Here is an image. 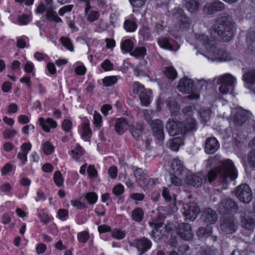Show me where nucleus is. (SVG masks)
Returning <instances> with one entry per match:
<instances>
[{
	"mask_svg": "<svg viewBox=\"0 0 255 255\" xmlns=\"http://www.w3.org/2000/svg\"><path fill=\"white\" fill-rule=\"evenodd\" d=\"M124 27L128 32H133L136 29V22L130 19H127L125 21Z\"/></svg>",
	"mask_w": 255,
	"mask_h": 255,
	"instance_id": "4c0bfd02",
	"label": "nucleus"
},
{
	"mask_svg": "<svg viewBox=\"0 0 255 255\" xmlns=\"http://www.w3.org/2000/svg\"><path fill=\"white\" fill-rule=\"evenodd\" d=\"M132 88L133 93L139 95L141 93L143 92L146 90L144 86L138 82H134L132 85Z\"/></svg>",
	"mask_w": 255,
	"mask_h": 255,
	"instance_id": "8fccbe9b",
	"label": "nucleus"
},
{
	"mask_svg": "<svg viewBox=\"0 0 255 255\" xmlns=\"http://www.w3.org/2000/svg\"><path fill=\"white\" fill-rule=\"evenodd\" d=\"M149 224L151 226V228H153L151 232V236L154 238H156V237H160L161 236V230H160V229L163 226V223H155L153 222H149Z\"/></svg>",
	"mask_w": 255,
	"mask_h": 255,
	"instance_id": "cd10ccee",
	"label": "nucleus"
},
{
	"mask_svg": "<svg viewBox=\"0 0 255 255\" xmlns=\"http://www.w3.org/2000/svg\"><path fill=\"white\" fill-rule=\"evenodd\" d=\"M146 64V61L144 60L135 67L134 72L136 76H144L147 70Z\"/></svg>",
	"mask_w": 255,
	"mask_h": 255,
	"instance_id": "473e14b6",
	"label": "nucleus"
},
{
	"mask_svg": "<svg viewBox=\"0 0 255 255\" xmlns=\"http://www.w3.org/2000/svg\"><path fill=\"white\" fill-rule=\"evenodd\" d=\"M128 124L126 119L120 118L117 120L115 125V130L119 134H123L127 129Z\"/></svg>",
	"mask_w": 255,
	"mask_h": 255,
	"instance_id": "bb28decb",
	"label": "nucleus"
},
{
	"mask_svg": "<svg viewBox=\"0 0 255 255\" xmlns=\"http://www.w3.org/2000/svg\"><path fill=\"white\" fill-rule=\"evenodd\" d=\"M183 215L185 220L189 221H194L200 213V209L195 202L183 204Z\"/></svg>",
	"mask_w": 255,
	"mask_h": 255,
	"instance_id": "0eeeda50",
	"label": "nucleus"
},
{
	"mask_svg": "<svg viewBox=\"0 0 255 255\" xmlns=\"http://www.w3.org/2000/svg\"><path fill=\"white\" fill-rule=\"evenodd\" d=\"M54 146L49 141H46L42 145V150L46 155L51 154L54 151Z\"/></svg>",
	"mask_w": 255,
	"mask_h": 255,
	"instance_id": "c03bdc74",
	"label": "nucleus"
},
{
	"mask_svg": "<svg viewBox=\"0 0 255 255\" xmlns=\"http://www.w3.org/2000/svg\"><path fill=\"white\" fill-rule=\"evenodd\" d=\"M225 8V5L223 2L216 0L206 3L203 7V11L207 14H212L216 12L222 11Z\"/></svg>",
	"mask_w": 255,
	"mask_h": 255,
	"instance_id": "ddd939ff",
	"label": "nucleus"
},
{
	"mask_svg": "<svg viewBox=\"0 0 255 255\" xmlns=\"http://www.w3.org/2000/svg\"><path fill=\"white\" fill-rule=\"evenodd\" d=\"M214 49H211L203 55L211 60H219L220 61L230 60V55L223 49H217L214 45Z\"/></svg>",
	"mask_w": 255,
	"mask_h": 255,
	"instance_id": "9d476101",
	"label": "nucleus"
},
{
	"mask_svg": "<svg viewBox=\"0 0 255 255\" xmlns=\"http://www.w3.org/2000/svg\"><path fill=\"white\" fill-rule=\"evenodd\" d=\"M247 161L250 167L255 168V150H252L247 155Z\"/></svg>",
	"mask_w": 255,
	"mask_h": 255,
	"instance_id": "a18cd8bd",
	"label": "nucleus"
},
{
	"mask_svg": "<svg viewBox=\"0 0 255 255\" xmlns=\"http://www.w3.org/2000/svg\"><path fill=\"white\" fill-rule=\"evenodd\" d=\"M152 114V111H149L147 110H145L143 111V114L144 119L150 126V123L151 122H152L153 121V120H151Z\"/></svg>",
	"mask_w": 255,
	"mask_h": 255,
	"instance_id": "774afa93",
	"label": "nucleus"
},
{
	"mask_svg": "<svg viewBox=\"0 0 255 255\" xmlns=\"http://www.w3.org/2000/svg\"><path fill=\"white\" fill-rule=\"evenodd\" d=\"M220 228L223 232L232 234L238 228V221L232 217L224 218L220 220Z\"/></svg>",
	"mask_w": 255,
	"mask_h": 255,
	"instance_id": "1a4fd4ad",
	"label": "nucleus"
},
{
	"mask_svg": "<svg viewBox=\"0 0 255 255\" xmlns=\"http://www.w3.org/2000/svg\"><path fill=\"white\" fill-rule=\"evenodd\" d=\"M54 181L56 185L58 187H60L63 185V179L61 173L57 171L55 172L53 176Z\"/></svg>",
	"mask_w": 255,
	"mask_h": 255,
	"instance_id": "de8ad7c7",
	"label": "nucleus"
},
{
	"mask_svg": "<svg viewBox=\"0 0 255 255\" xmlns=\"http://www.w3.org/2000/svg\"><path fill=\"white\" fill-rule=\"evenodd\" d=\"M199 114L202 121L206 122L210 119L211 111L209 108H202L200 110Z\"/></svg>",
	"mask_w": 255,
	"mask_h": 255,
	"instance_id": "72a5a7b5",
	"label": "nucleus"
},
{
	"mask_svg": "<svg viewBox=\"0 0 255 255\" xmlns=\"http://www.w3.org/2000/svg\"><path fill=\"white\" fill-rule=\"evenodd\" d=\"M101 66L106 71H110L113 68V64L108 59L105 60L101 64Z\"/></svg>",
	"mask_w": 255,
	"mask_h": 255,
	"instance_id": "bf43d9fd",
	"label": "nucleus"
},
{
	"mask_svg": "<svg viewBox=\"0 0 255 255\" xmlns=\"http://www.w3.org/2000/svg\"><path fill=\"white\" fill-rule=\"evenodd\" d=\"M77 238L80 243H85L89 239V235L88 232L82 231L78 234Z\"/></svg>",
	"mask_w": 255,
	"mask_h": 255,
	"instance_id": "3c124183",
	"label": "nucleus"
},
{
	"mask_svg": "<svg viewBox=\"0 0 255 255\" xmlns=\"http://www.w3.org/2000/svg\"><path fill=\"white\" fill-rule=\"evenodd\" d=\"M159 46L169 50H172V46L169 42V40L166 38H160L158 41Z\"/></svg>",
	"mask_w": 255,
	"mask_h": 255,
	"instance_id": "37998d69",
	"label": "nucleus"
},
{
	"mask_svg": "<svg viewBox=\"0 0 255 255\" xmlns=\"http://www.w3.org/2000/svg\"><path fill=\"white\" fill-rule=\"evenodd\" d=\"M165 74L168 79L174 80L177 77V72L173 67H168L166 68Z\"/></svg>",
	"mask_w": 255,
	"mask_h": 255,
	"instance_id": "79ce46f5",
	"label": "nucleus"
},
{
	"mask_svg": "<svg viewBox=\"0 0 255 255\" xmlns=\"http://www.w3.org/2000/svg\"><path fill=\"white\" fill-rule=\"evenodd\" d=\"M117 77L115 76L106 77L102 80L103 85L106 87L112 86L117 83Z\"/></svg>",
	"mask_w": 255,
	"mask_h": 255,
	"instance_id": "58836bf2",
	"label": "nucleus"
},
{
	"mask_svg": "<svg viewBox=\"0 0 255 255\" xmlns=\"http://www.w3.org/2000/svg\"><path fill=\"white\" fill-rule=\"evenodd\" d=\"M125 232L119 229H115L112 232V236L114 238L118 240H121L125 237Z\"/></svg>",
	"mask_w": 255,
	"mask_h": 255,
	"instance_id": "5fc2aeb1",
	"label": "nucleus"
},
{
	"mask_svg": "<svg viewBox=\"0 0 255 255\" xmlns=\"http://www.w3.org/2000/svg\"><path fill=\"white\" fill-rule=\"evenodd\" d=\"M44 3H46L47 10L46 16L48 20L54 21L56 22L62 21V19L58 16L57 13L52 10V0H44Z\"/></svg>",
	"mask_w": 255,
	"mask_h": 255,
	"instance_id": "4be33fe9",
	"label": "nucleus"
},
{
	"mask_svg": "<svg viewBox=\"0 0 255 255\" xmlns=\"http://www.w3.org/2000/svg\"><path fill=\"white\" fill-rule=\"evenodd\" d=\"M238 206L237 203L232 199H223L219 205V212L222 214H226L231 212H237Z\"/></svg>",
	"mask_w": 255,
	"mask_h": 255,
	"instance_id": "f8f14e48",
	"label": "nucleus"
},
{
	"mask_svg": "<svg viewBox=\"0 0 255 255\" xmlns=\"http://www.w3.org/2000/svg\"><path fill=\"white\" fill-rule=\"evenodd\" d=\"M131 217L133 220L136 222H140L143 217V211L140 208H136L132 211Z\"/></svg>",
	"mask_w": 255,
	"mask_h": 255,
	"instance_id": "c9c22d12",
	"label": "nucleus"
},
{
	"mask_svg": "<svg viewBox=\"0 0 255 255\" xmlns=\"http://www.w3.org/2000/svg\"><path fill=\"white\" fill-rule=\"evenodd\" d=\"M16 133L17 131L15 130L5 129L3 132V136L4 138L8 139L13 137Z\"/></svg>",
	"mask_w": 255,
	"mask_h": 255,
	"instance_id": "052dcab7",
	"label": "nucleus"
},
{
	"mask_svg": "<svg viewBox=\"0 0 255 255\" xmlns=\"http://www.w3.org/2000/svg\"><path fill=\"white\" fill-rule=\"evenodd\" d=\"M129 130L132 137L136 140L143 142L140 139L144 133V128L142 124H136L135 125H130L128 126Z\"/></svg>",
	"mask_w": 255,
	"mask_h": 255,
	"instance_id": "6ab92c4d",
	"label": "nucleus"
},
{
	"mask_svg": "<svg viewBox=\"0 0 255 255\" xmlns=\"http://www.w3.org/2000/svg\"><path fill=\"white\" fill-rule=\"evenodd\" d=\"M30 21V18L28 15H22L18 17V23L20 25H26Z\"/></svg>",
	"mask_w": 255,
	"mask_h": 255,
	"instance_id": "13d9d810",
	"label": "nucleus"
},
{
	"mask_svg": "<svg viewBox=\"0 0 255 255\" xmlns=\"http://www.w3.org/2000/svg\"><path fill=\"white\" fill-rule=\"evenodd\" d=\"M172 171L176 175H181L186 172L185 168L183 167L181 161L178 159H174L171 164Z\"/></svg>",
	"mask_w": 255,
	"mask_h": 255,
	"instance_id": "a878e982",
	"label": "nucleus"
},
{
	"mask_svg": "<svg viewBox=\"0 0 255 255\" xmlns=\"http://www.w3.org/2000/svg\"><path fill=\"white\" fill-rule=\"evenodd\" d=\"M236 195L240 201L244 203H249L253 198L252 191L246 184H242L236 187Z\"/></svg>",
	"mask_w": 255,
	"mask_h": 255,
	"instance_id": "6e6552de",
	"label": "nucleus"
},
{
	"mask_svg": "<svg viewBox=\"0 0 255 255\" xmlns=\"http://www.w3.org/2000/svg\"><path fill=\"white\" fill-rule=\"evenodd\" d=\"M39 122L42 129L47 132L50 131L49 128H55L57 127L56 122L50 118L45 120L43 118H40L39 119Z\"/></svg>",
	"mask_w": 255,
	"mask_h": 255,
	"instance_id": "393cba45",
	"label": "nucleus"
},
{
	"mask_svg": "<svg viewBox=\"0 0 255 255\" xmlns=\"http://www.w3.org/2000/svg\"><path fill=\"white\" fill-rule=\"evenodd\" d=\"M241 217L242 227L249 231H253L255 227V220L248 218V215H246V213L241 215Z\"/></svg>",
	"mask_w": 255,
	"mask_h": 255,
	"instance_id": "b1692460",
	"label": "nucleus"
},
{
	"mask_svg": "<svg viewBox=\"0 0 255 255\" xmlns=\"http://www.w3.org/2000/svg\"><path fill=\"white\" fill-rule=\"evenodd\" d=\"M146 53V49L144 47L136 48L134 50L130 53V55L136 57H143Z\"/></svg>",
	"mask_w": 255,
	"mask_h": 255,
	"instance_id": "a19ab883",
	"label": "nucleus"
},
{
	"mask_svg": "<svg viewBox=\"0 0 255 255\" xmlns=\"http://www.w3.org/2000/svg\"><path fill=\"white\" fill-rule=\"evenodd\" d=\"M234 25L232 17L228 13H222L220 22L213 25L210 29L212 38L224 41L230 40L233 37Z\"/></svg>",
	"mask_w": 255,
	"mask_h": 255,
	"instance_id": "f03ea898",
	"label": "nucleus"
},
{
	"mask_svg": "<svg viewBox=\"0 0 255 255\" xmlns=\"http://www.w3.org/2000/svg\"><path fill=\"white\" fill-rule=\"evenodd\" d=\"M62 44L70 51L73 50V46L71 40L68 37H62L60 39Z\"/></svg>",
	"mask_w": 255,
	"mask_h": 255,
	"instance_id": "49530a36",
	"label": "nucleus"
},
{
	"mask_svg": "<svg viewBox=\"0 0 255 255\" xmlns=\"http://www.w3.org/2000/svg\"><path fill=\"white\" fill-rule=\"evenodd\" d=\"M177 233L181 238L186 241H189L193 237L191 225L186 223H182L178 225Z\"/></svg>",
	"mask_w": 255,
	"mask_h": 255,
	"instance_id": "4468645a",
	"label": "nucleus"
},
{
	"mask_svg": "<svg viewBox=\"0 0 255 255\" xmlns=\"http://www.w3.org/2000/svg\"><path fill=\"white\" fill-rule=\"evenodd\" d=\"M77 147L71 151L73 154V158L75 159H78L83 154L82 149L81 146L77 145Z\"/></svg>",
	"mask_w": 255,
	"mask_h": 255,
	"instance_id": "6e6d98bb",
	"label": "nucleus"
},
{
	"mask_svg": "<svg viewBox=\"0 0 255 255\" xmlns=\"http://www.w3.org/2000/svg\"><path fill=\"white\" fill-rule=\"evenodd\" d=\"M199 252L201 255H215V251L209 248H201Z\"/></svg>",
	"mask_w": 255,
	"mask_h": 255,
	"instance_id": "69168bd1",
	"label": "nucleus"
},
{
	"mask_svg": "<svg viewBox=\"0 0 255 255\" xmlns=\"http://www.w3.org/2000/svg\"><path fill=\"white\" fill-rule=\"evenodd\" d=\"M166 105L172 116L176 115L179 112L180 106L173 97H169L166 100Z\"/></svg>",
	"mask_w": 255,
	"mask_h": 255,
	"instance_id": "5701e85b",
	"label": "nucleus"
},
{
	"mask_svg": "<svg viewBox=\"0 0 255 255\" xmlns=\"http://www.w3.org/2000/svg\"><path fill=\"white\" fill-rule=\"evenodd\" d=\"M249 113L241 107L234 109L232 112V119L234 124L240 127L247 120Z\"/></svg>",
	"mask_w": 255,
	"mask_h": 255,
	"instance_id": "9b49d317",
	"label": "nucleus"
},
{
	"mask_svg": "<svg viewBox=\"0 0 255 255\" xmlns=\"http://www.w3.org/2000/svg\"><path fill=\"white\" fill-rule=\"evenodd\" d=\"M150 127L156 138L159 141H163L164 139L163 122L159 120L156 119L150 123Z\"/></svg>",
	"mask_w": 255,
	"mask_h": 255,
	"instance_id": "2eb2a0df",
	"label": "nucleus"
},
{
	"mask_svg": "<svg viewBox=\"0 0 255 255\" xmlns=\"http://www.w3.org/2000/svg\"><path fill=\"white\" fill-rule=\"evenodd\" d=\"M86 15H87V20L90 22H93L95 20L98 19L99 17V13L97 11L95 10H92L88 13H87V14H85Z\"/></svg>",
	"mask_w": 255,
	"mask_h": 255,
	"instance_id": "864d4df0",
	"label": "nucleus"
},
{
	"mask_svg": "<svg viewBox=\"0 0 255 255\" xmlns=\"http://www.w3.org/2000/svg\"><path fill=\"white\" fill-rule=\"evenodd\" d=\"M243 78L246 83L254 84L255 82V70H249L244 74Z\"/></svg>",
	"mask_w": 255,
	"mask_h": 255,
	"instance_id": "7c9ffc66",
	"label": "nucleus"
},
{
	"mask_svg": "<svg viewBox=\"0 0 255 255\" xmlns=\"http://www.w3.org/2000/svg\"><path fill=\"white\" fill-rule=\"evenodd\" d=\"M212 233L211 227H208L207 229L204 227L199 228L196 234L199 238H203L209 236Z\"/></svg>",
	"mask_w": 255,
	"mask_h": 255,
	"instance_id": "f704fd0d",
	"label": "nucleus"
},
{
	"mask_svg": "<svg viewBox=\"0 0 255 255\" xmlns=\"http://www.w3.org/2000/svg\"><path fill=\"white\" fill-rule=\"evenodd\" d=\"M217 175L222 177V183L223 185H226L235 179L237 177V173L232 161L230 159L226 160L222 163L221 167L211 170L206 174L201 172L198 175H188L186 177L185 180L187 184L199 187L202 185L203 181L212 182Z\"/></svg>",
	"mask_w": 255,
	"mask_h": 255,
	"instance_id": "f257e3e1",
	"label": "nucleus"
},
{
	"mask_svg": "<svg viewBox=\"0 0 255 255\" xmlns=\"http://www.w3.org/2000/svg\"><path fill=\"white\" fill-rule=\"evenodd\" d=\"M134 244L135 247L139 252L138 255H142L151 248L152 245L150 241L145 238L135 240Z\"/></svg>",
	"mask_w": 255,
	"mask_h": 255,
	"instance_id": "f3484780",
	"label": "nucleus"
},
{
	"mask_svg": "<svg viewBox=\"0 0 255 255\" xmlns=\"http://www.w3.org/2000/svg\"><path fill=\"white\" fill-rule=\"evenodd\" d=\"M166 128L170 136H175L181 132L180 123L169 119L166 124Z\"/></svg>",
	"mask_w": 255,
	"mask_h": 255,
	"instance_id": "412c9836",
	"label": "nucleus"
},
{
	"mask_svg": "<svg viewBox=\"0 0 255 255\" xmlns=\"http://www.w3.org/2000/svg\"><path fill=\"white\" fill-rule=\"evenodd\" d=\"M177 202L175 199H174L173 203L165 207L167 213L168 214H172L178 210Z\"/></svg>",
	"mask_w": 255,
	"mask_h": 255,
	"instance_id": "603ef678",
	"label": "nucleus"
},
{
	"mask_svg": "<svg viewBox=\"0 0 255 255\" xmlns=\"http://www.w3.org/2000/svg\"><path fill=\"white\" fill-rule=\"evenodd\" d=\"M74 5L73 4H69L64 6L59 9L58 13L60 16H62L66 12L71 11Z\"/></svg>",
	"mask_w": 255,
	"mask_h": 255,
	"instance_id": "e2e57ef3",
	"label": "nucleus"
},
{
	"mask_svg": "<svg viewBox=\"0 0 255 255\" xmlns=\"http://www.w3.org/2000/svg\"><path fill=\"white\" fill-rule=\"evenodd\" d=\"M195 48L201 51L202 54L207 53L211 49H214L213 40L204 33H196L194 35Z\"/></svg>",
	"mask_w": 255,
	"mask_h": 255,
	"instance_id": "7ed1b4c3",
	"label": "nucleus"
},
{
	"mask_svg": "<svg viewBox=\"0 0 255 255\" xmlns=\"http://www.w3.org/2000/svg\"><path fill=\"white\" fill-rule=\"evenodd\" d=\"M85 198L90 204H94L97 202L98 197L95 193L89 192L85 195Z\"/></svg>",
	"mask_w": 255,
	"mask_h": 255,
	"instance_id": "09e8293b",
	"label": "nucleus"
},
{
	"mask_svg": "<svg viewBox=\"0 0 255 255\" xmlns=\"http://www.w3.org/2000/svg\"><path fill=\"white\" fill-rule=\"evenodd\" d=\"M94 124L97 127H100L102 123V116L97 112H94Z\"/></svg>",
	"mask_w": 255,
	"mask_h": 255,
	"instance_id": "680f3d73",
	"label": "nucleus"
},
{
	"mask_svg": "<svg viewBox=\"0 0 255 255\" xmlns=\"http://www.w3.org/2000/svg\"><path fill=\"white\" fill-rule=\"evenodd\" d=\"M81 129V136L82 138H86L87 137L91 135L92 130L88 123L83 124L82 126Z\"/></svg>",
	"mask_w": 255,
	"mask_h": 255,
	"instance_id": "ea45409f",
	"label": "nucleus"
},
{
	"mask_svg": "<svg viewBox=\"0 0 255 255\" xmlns=\"http://www.w3.org/2000/svg\"><path fill=\"white\" fill-rule=\"evenodd\" d=\"M170 182L172 185L175 186H180L181 184V179L179 177L176 176V174H170Z\"/></svg>",
	"mask_w": 255,
	"mask_h": 255,
	"instance_id": "4d7b16f0",
	"label": "nucleus"
},
{
	"mask_svg": "<svg viewBox=\"0 0 255 255\" xmlns=\"http://www.w3.org/2000/svg\"><path fill=\"white\" fill-rule=\"evenodd\" d=\"M199 6V3L195 0H189L185 4V8L191 13H196Z\"/></svg>",
	"mask_w": 255,
	"mask_h": 255,
	"instance_id": "c756f323",
	"label": "nucleus"
},
{
	"mask_svg": "<svg viewBox=\"0 0 255 255\" xmlns=\"http://www.w3.org/2000/svg\"><path fill=\"white\" fill-rule=\"evenodd\" d=\"M133 47V42L129 39L124 40L122 45L121 48L122 50L125 51L126 52H130L131 51Z\"/></svg>",
	"mask_w": 255,
	"mask_h": 255,
	"instance_id": "e433bc0d",
	"label": "nucleus"
},
{
	"mask_svg": "<svg viewBox=\"0 0 255 255\" xmlns=\"http://www.w3.org/2000/svg\"><path fill=\"white\" fill-rule=\"evenodd\" d=\"M193 81L190 79L183 78L179 82L177 86L179 91L185 94H190L187 96L190 100H197L199 98V95L197 93H191L193 92Z\"/></svg>",
	"mask_w": 255,
	"mask_h": 255,
	"instance_id": "423d86ee",
	"label": "nucleus"
},
{
	"mask_svg": "<svg viewBox=\"0 0 255 255\" xmlns=\"http://www.w3.org/2000/svg\"><path fill=\"white\" fill-rule=\"evenodd\" d=\"M219 147V143L215 137H208L206 139L204 149L206 153L213 154L217 151Z\"/></svg>",
	"mask_w": 255,
	"mask_h": 255,
	"instance_id": "a211bd4d",
	"label": "nucleus"
},
{
	"mask_svg": "<svg viewBox=\"0 0 255 255\" xmlns=\"http://www.w3.org/2000/svg\"><path fill=\"white\" fill-rule=\"evenodd\" d=\"M218 218L217 214L211 208H206L202 212L201 220L206 224H215Z\"/></svg>",
	"mask_w": 255,
	"mask_h": 255,
	"instance_id": "dca6fc26",
	"label": "nucleus"
},
{
	"mask_svg": "<svg viewBox=\"0 0 255 255\" xmlns=\"http://www.w3.org/2000/svg\"><path fill=\"white\" fill-rule=\"evenodd\" d=\"M181 127V132L195 130L197 129V123L192 117L187 118L183 123H180Z\"/></svg>",
	"mask_w": 255,
	"mask_h": 255,
	"instance_id": "aec40b11",
	"label": "nucleus"
},
{
	"mask_svg": "<svg viewBox=\"0 0 255 255\" xmlns=\"http://www.w3.org/2000/svg\"><path fill=\"white\" fill-rule=\"evenodd\" d=\"M172 16L175 23V28L177 30L187 29L191 23V20L184 14L181 8H176L173 9Z\"/></svg>",
	"mask_w": 255,
	"mask_h": 255,
	"instance_id": "39448f33",
	"label": "nucleus"
},
{
	"mask_svg": "<svg viewBox=\"0 0 255 255\" xmlns=\"http://www.w3.org/2000/svg\"><path fill=\"white\" fill-rule=\"evenodd\" d=\"M217 83L221 85L219 89L220 92L226 95L233 92L236 83V78L230 74H225L218 78Z\"/></svg>",
	"mask_w": 255,
	"mask_h": 255,
	"instance_id": "20e7f679",
	"label": "nucleus"
},
{
	"mask_svg": "<svg viewBox=\"0 0 255 255\" xmlns=\"http://www.w3.org/2000/svg\"><path fill=\"white\" fill-rule=\"evenodd\" d=\"M151 91L145 90L143 92L141 93L139 95V98L141 104L145 106H147L150 103Z\"/></svg>",
	"mask_w": 255,
	"mask_h": 255,
	"instance_id": "2f4dec72",
	"label": "nucleus"
},
{
	"mask_svg": "<svg viewBox=\"0 0 255 255\" xmlns=\"http://www.w3.org/2000/svg\"><path fill=\"white\" fill-rule=\"evenodd\" d=\"M183 144L182 137H176L170 140L169 146L171 150L176 151Z\"/></svg>",
	"mask_w": 255,
	"mask_h": 255,
	"instance_id": "c85d7f7f",
	"label": "nucleus"
},
{
	"mask_svg": "<svg viewBox=\"0 0 255 255\" xmlns=\"http://www.w3.org/2000/svg\"><path fill=\"white\" fill-rule=\"evenodd\" d=\"M72 122L69 120H65L62 124L63 129L66 132H69L72 128Z\"/></svg>",
	"mask_w": 255,
	"mask_h": 255,
	"instance_id": "0e129e2a",
	"label": "nucleus"
},
{
	"mask_svg": "<svg viewBox=\"0 0 255 255\" xmlns=\"http://www.w3.org/2000/svg\"><path fill=\"white\" fill-rule=\"evenodd\" d=\"M87 172L89 177L91 178H94L98 175L97 171L93 165H90L88 167Z\"/></svg>",
	"mask_w": 255,
	"mask_h": 255,
	"instance_id": "338daca9",
	"label": "nucleus"
}]
</instances>
